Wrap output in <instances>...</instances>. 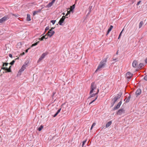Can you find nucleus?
<instances>
[{"label": "nucleus", "mask_w": 147, "mask_h": 147, "mask_svg": "<svg viewBox=\"0 0 147 147\" xmlns=\"http://www.w3.org/2000/svg\"><path fill=\"white\" fill-rule=\"evenodd\" d=\"M107 58H106L102 60L100 63V64L98 65L95 72L98 71L101 68L105 67L106 65V63L107 61Z\"/></svg>", "instance_id": "1"}, {"label": "nucleus", "mask_w": 147, "mask_h": 147, "mask_svg": "<svg viewBox=\"0 0 147 147\" xmlns=\"http://www.w3.org/2000/svg\"><path fill=\"white\" fill-rule=\"evenodd\" d=\"M55 33V32L52 30H50L47 33V35L49 36V37L52 36Z\"/></svg>", "instance_id": "2"}, {"label": "nucleus", "mask_w": 147, "mask_h": 147, "mask_svg": "<svg viewBox=\"0 0 147 147\" xmlns=\"http://www.w3.org/2000/svg\"><path fill=\"white\" fill-rule=\"evenodd\" d=\"M65 18V16H63L61 18L60 20L58 22V24L60 25L63 26V23L64 21V20Z\"/></svg>", "instance_id": "3"}, {"label": "nucleus", "mask_w": 147, "mask_h": 147, "mask_svg": "<svg viewBox=\"0 0 147 147\" xmlns=\"http://www.w3.org/2000/svg\"><path fill=\"white\" fill-rule=\"evenodd\" d=\"M122 103V100H121L117 105L115 106L113 108V110H115L117 109H118L120 107L121 104Z\"/></svg>", "instance_id": "4"}, {"label": "nucleus", "mask_w": 147, "mask_h": 147, "mask_svg": "<svg viewBox=\"0 0 147 147\" xmlns=\"http://www.w3.org/2000/svg\"><path fill=\"white\" fill-rule=\"evenodd\" d=\"M125 110L123 109H119L117 112V114L118 115H121L123 113H125Z\"/></svg>", "instance_id": "5"}, {"label": "nucleus", "mask_w": 147, "mask_h": 147, "mask_svg": "<svg viewBox=\"0 0 147 147\" xmlns=\"http://www.w3.org/2000/svg\"><path fill=\"white\" fill-rule=\"evenodd\" d=\"M46 55V53H43L41 56L40 57L38 60L37 61L38 63H39L40 61H41L45 57Z\"/></svg>", "instance_id": "6"}, {"label": "nucleus", "mask_w": 147, "mask_h": 147, "mask_svg": "<svg viewBox=\"0 0 147 147\" xmlns=\"http://www.w3.org/2000/svg\"><path fill=\"white\" fill-rule=\"evenodd\" d=\"M133 74L131 73L128 72H127L126 74V77L128 79V81L129 80V79L132 76Z\"/></svg>", "instance_id": "7"}, {"label": "nucleus", "mask_w": 147, "mask_h": 147, "mask_svg": "<svg viewBox=\"0 0 147 147\" xmlns=\"http://www.w3.org/2000/svg\"><path fill=\"white\" fill-rule=\"evenodd\" d=\"M10 17V15H7L5 16L4 17L2 18V20L5 22L7 20L9 19Z\"/></svg>", "instance_id": "8"}, {"label": "nucleus", "mask_w": 147, "mask_h": 147, "mask_svg": "<svg viewBox=\"0 0 147 147\" xmlns=\"http://www.w3.org/2000/svg\"><path fill=\"white\" fill-rule=\"evenodd\" d=\"M26 64L23 65L21 68L20 69L19 71V72L21 73L22 72L26 69Z\"/></svg>", "instance_id": "9"}, {"label": "nucleus", "mask_w": 147, "mask_h": 147, "mask_svg": "<svg viewBox=\"0 0 147 147\" xmlns=\"http://www.w3.org/2000/svg\"><path fill=\"white\" fill-rule=\"evenodd\" d=\"M55 0H53L51 2L49 3L47 5V7L49 8L51 7L55 3Z\"/></svg>", "instance_id": "10"}, {"label": "nucleus", "mask_w": 147, "mask_h": 147, "mask_svg": "<svg viewBox=\"0 0 147 147\" xmlns=\"http://www.w3.org/2000/svg\"><path fill=\"white\" fill-rule=\"evenodd\" d=\"M138 65V62L137 61L134 60L133 62L132 65L134 67H136Z\"/></svg>", "instance_id": "11"}, {"label": "nucleus", "mask_w": 147, "mask_h": 147, "mask_svg": "<svg viewBox=\"0 0 147 147\" xmlns=\"http://www.w3.org/2000/svg\"><path fill=\"white\" fill-rule=\"evenodd\" d=\"M141 93V90L140 89H137L136 92V94L137 96L140 95Z\"/></svg>", "instance_id": "12"}, {"label": "nucleus", "mask_w": 147, "mask_h": 147, "mask_svg": "<svg viewBox=\"0 0 147 147\" xmlns=\"http://www.w3.org/2000/svg\"><path fill=\"white\" fill-rule=\"evenodd\" d=\"M96 88V85L95 84L94 82H92L91 84L90 88H93L95 89Z\"/></svg>", "instance_id": "13"}, {"label": "nucleus", "mask_w": 147, "mask_h": 147, "mask_svg": "<svg viewBox=\"0 0 147 147\" xmlns=\"http://www.w3.org/2000/svg\"><path fill=\"white\" fill-rule=\"evenodd\" d=\"M122 94V93L121 92H120L119 94H118L117 96H115V97H117V98L118 99H119L121 96V95Z\"/></svg>", "instance_id": "14"}, {"label": "nucleus", "mask_w": 147, "mask_h": 147, "mask_svg": "<svg viewBox=\"0 0 147 147\" xmlns=\"http://www.w3.org/2000/svg\"><path fill=\"white\" fill-rule=\"evenodd\" d=\"M40 11H41L40 9H39L38 10H36V11H34L33 13V16L35 15L36 14H37L38 13L40 12Z\"/></svg>", "instance_id": "15"}, {"label": "nucleus", "mask_w": 147, "mask_h": 147, "mask_svg": "<svg viewBox=\"0 0 147 147\" xmlns=\"http://www.w3.org/2000/svg\"><path fill=\"white\" fill-rule=\"evenodd\" d=\"M112 122L111 121H109L108 123H107L106 125V128L108 127H109L111 124Z\"/></svg>", "instance_id": "16"}, {"label": "nucleus", "mask_w": 147, "mask_h": 147, "mask_svg": "<svg viewBox=\"0 0 147 147\" xmlns=\"http://www.w3.org/2000/svg\"><path fill=\"white\" fill-rule=\"evenodd\" d=\"M22 42H20L18 43L17 44V47L18 48H21L22 47Z\"/></svg>", "instance_id": "17"}, {"label": "nucleus", "mask_w": 147, "mask_h": 147, "mask_svg": "<svg viewBox=\"0 0 147 147\" xmlns=\"http://www.w3.org/2000/svg\"><path fill=\"white\" fill-rule=\"evenodd\" d=\"M26 20L28 21H29L31 20L30 16L29 14H27Z\"/></svg>", "instance_id": "18"}, {"label": "nucleus", "mask_w": 147, "mask_h": 147, "mask_svg": "<svg viewBox=\"0 0 147 147\" xmlns=\"http://www.w3.org/2000/svg\"><path fill=\"white\" fill-rule=\"evenodd\" d=\"M131 97V95L130 94H129V96H128V98L126 99V100L125 101V102L127 103V102H129V100H130Z\"/></svg>", "instance_id": "19"}, {"label": "nucleus", "mask_w": 147, "mask_h": 147, "mask_svg": "<svg viewBox=\"0 0 147 147\" xmlns=\"http://www.w3.org/2000/svg\"><path fill=\"white\" fill-rule=\"evenodd\" d=\"M75 5H73L72 6H71L70 8V10L71 11L73 12V10L75 8Z\"/></svg>", "instance_id": "20"}, {"label": "nucleus", "mask_w": 147, "mask_h": 147, "mask_svg": "<svg viewBox=\"0 0 147 147\" xmlns=\"http://www.w3.org/2000/svg\"><path fill=\"white\" fill-rule=\"evenodd\" d=\"M97 94L98 93H96L95 94H92L90 95V96L88 98L93 97L96 95L97 96Z\"/></svg>", "instance_id": "21"}, {"label": "nucleus", "mask_w": 147, "mask_h": 147, "mask_svg": "<svg viewBox=\"0 0 147 147\" xmlns=\"http://www.w3.org/2000/svg\"><path fill=\"white\" fill-rule=\"evenodd\" d=\"M143 24V21H141L139 24V28H141V27H142Z\"/></svg>", "instance_id": "22"}, {"label": "nucleus", "mask_w": 147, "mask_h": 147, "mask_svg": "<svg viewBox=\"0 0 147 147\" xmlns=\"http://www.w3.org/2000/svg\"><path fill=\"white\" fill-rule=\"evenodd\" d=\"M144 66V64L142 63H140L139 65V66L138 67V68H142Z\"/></svg>", "instance_id": "23"}, {"label": "nucleus", "mask_w": 147, "mask_h": 147, "mask_svg": "<svg viewBox=\"0 0 147 147\" xmlns=\"http://www.w3.org/2000/svg\"><path fill=\"white\" fill-rule=\"evenodd\" d=\"M97 98H98V96H96L94 100H93L91 102H90L89 103V105H90L93 102H94V101H95L97 99Z\"/></svg>", "instance_id": "24"}, {"label": "nucleus", "mask_w": 147, "mask_h": 147, "mask_svg": "<svg viewBox=\"0 0 147 147\" xmlns=\"http://www.w3.org/2000/svg\"><path fill=\"white\" fill-rule=\"evenodd\" d=\"M43 128V126L42 125H41L38 128V130L39 131H40Z\"/></svg>", "instance_id": "25"}, {"label": "nucleus", "mask_w": 147, "mask_h": 147, "mask_svg": "<svg viewBox=\"0 0 147 147\" xmlns=\"http://www.w3.org/2000/svg\"><path fill=\"white\" fill-rule=\"evenodd\" d=\"M46 35L42 36L41 38H39V40H43L44 39H46L45 38V36Z\"/></svg>", "instance_id": "26"}, {"label": "nucleus", "mask_w": 147, "mask_h": 147, "mask_svg": "<svg viewBox=\"0 0 147 147\" xmlns=\"http://www.w3.org/2000/svg\"><path fill=\"white\" fill-rule=\"evenodd\" d=\"M39 42L38 41L36 43H35L32 44L31 46V47H32L34 46H35L37 45L38 44V43Z\"/></svg>", "instance_id": "27"}, {"label": "nucleus", "mask_w": 147, "mask_h": 147, "mask_svg": "<svg viewBox=\"0 0 147 147\" xmlns=\"http://www.w3.org/2000/svg\"><path fill=\"white\" fill-rule=\"evenodd\" d=\"M113 28V26H112V25H111L110 28H109L108 29V30L110 32Z\"/></svg>", "instance_id": "28"}, {"label": "nucleus", "mask_w": 147, "mask_h": 147, "mask_svg": "<svg viewBox=\"0 0 147 147\" xmlns=\"http://www.w3.org/2000/svg\"><path fill=\"white\" fill-rule=\"evenodd\" d=\"M87 141V140H84L83 142H82V147H83L85 143H86V142Z\"/></svg>", "instance_id": "29"}, {"label": "nucleus", "mask_w": 147, "mask_h": 147, "mask_svg": "<svg viewBox=\"0 0 147 147\" xmlns=\"http://www.w3.org/2000/svg\"><path fill=\"white\" fill-rule=\"evenodd\" d=\"M95 125H96V123H93L92 124V126H91V129H90V130H91L92 129V128H93L94 126Z\"/></svg>", "instance_id": "30"}, {"label": "nucleus", "mask_w": 147, "mask_h": 147, "mask_svg": "<svg viewBox=\"0 0 147 147\" xmlns=\"http://www.w3.org/2000/svg\"><path fill=\"white\" fill-rule=\"evenodd\" d=\"M15 62V60H13L9 64L11 65H13L14 64Z\"/></svg>", "instance_id": "31"}, {"label": "nucleus", "mask_w": 147, "mask_h": 147, "mask_svg": "<svg viewBox=\"0 0 147 147\" xmlns=\"http://www.w3.org/2000/svg\"><path fill=\"white\" fill-rule=\"evenodd\" d=\"M91 90L90 92V94H91L92 93L94 90L93 88H90Z\"/></svg>", "instance_id": "32"}, {"label": "nucleus", "mask_w": 147, "mask_h": 147, "mask_svg": "<svg viewBox=\"0 0 147 147\" xmlns=\"http://www.w3.org/2000/svg\"><path fill=\"white\" fill-rule=\"evenodd\" d=\"M55 22H56V20H51V22L53 24V25L55 24Z\"/></svg>", "instance_id": "33"}, {"label": "nucleus", "mask_w": 147, "mask_h": 147, "mask_svg": "<svg viewBox=\"0 0 147 147\" xmlns=\"http://www.w3.org/2000/svg\"><path fill=\"white\" fill-rule=\"evenodd\" d=\"M6 70L7 71V72H11V69L9 68H7Z\"/></svg>", "instance_id": "34"}, {"label": "nucleus", "mask_w": 147, "mask_h": 147, "mask_svg": "<svg viewBox=\"0 0 147 147\" xmlns=\"http://www.w3.org/2000/svg\"><path fill=\"white\" fill-rule=\"evenodd\" d=\"M123 29H123V30H122V31L120 32V34H119V36L118 37V39H119L120 38V37L121 35V33H122V32Z\"/></svg>", "instance_id": "35"}, {"label": "nucleus", "mask_w": 147, "mask_h": 147, "mask_svg": "<svg viewBox=\"0 0 147 147\" xmlns=\"http://www.w3.org/2000/svg\"><path fill=\"white\" fill-rule=\"evenodd\" d=\"M8 65V63H4L3 65V67L5 65V66H7Z\"/></svg>", "instance_id": "36"}, {"label": "nucleus", "mask_w": 147, "mask_h": 147, "mask_svg": "<svg viewBox=\"0 0 147 147\" xmlns=\"http://www.w3.org/2000/svg\"><path fill=\"white\" fill-rule=\"evenodd\" d=\"M144 79L145 80L147 81V75L144 76Z\"/></svg>", "instance_id": "37"}, {"label": "nucleus", "mask_w": 147, "mask_h": 147, "mask_svg": "<svg viewBox=\"0 0 147 147\" xmlns=\"http://www.w3.org/2000/svg\"><path fill=\"white\" fill-rule=\"evenodd\" d=\"M4 22L3 21V20H2V18L0 19V23H1Z\"/></svg>", "instance_id": "38"}, {"label": "nucleus", "mask_w": 147, "mask_h": 147, "mask_svg": "<svg viewBox=\"0 0 147 147\" xmlns=\"http://www.w3.org/2000/svg\"><path fill=\"white\" fill-rule=\"evenodd\" d=\"M4 22L3 21V20H2V18L0 19V23H1Z\"/></svg>", "instance_id": "39"}, {"label": "nucleus", "mask_w": 147, "mask_h": 147, "mask_svg": "<svg viewBox=\"0 0 147 147\" xmlns=\"http://www.w3.org/2000/svg\"><path fill=\"white\" fill-rule=\"evenodd\" d=\"M58 114V113H57V112L54 114V115H53V117H55Z\"/></svg>", "instance_id": "40"}, {"label": "nucleus", "mask_w": 147, "mask_h": 147, "mask_svg": "<svg viewBox=\"0 0 147 147\" xmlns=\"http://www.w3.org/2000/svg\"><path fill=\"white\" fill-rule=\"evenodd\" d=\"M141 2V1H140L138 2L136 4L137 5H138L140 4V3Z\"/></svg>", "instance_id": "41"}, {"label": "nucleus", "mask_w": 147, "mask_h": 147, "mask_svg": "<svg viewBox=\"0 0 147 147\" xmlns=\"http://www.w3.org/2000/svg\"><path fill=\"white\" fill-rule=\"evenodd\" d=\"M11 14L12 15H13V16H15L16 17H18V15L17 14H12V13H11Z\"/></svg>", "instance_id": "42"}, {"label": "nucleus", "mask_w": 147, "mask_h": 147, "mask_svg": "<svg viewBox=\"0 0 147 147\" xmlns=\"http://www.w3.org/2000/svg\"><path fill=\"white\" fill-rule=\"evenodd\" d=\"M118 100L117 98V97H115L114 98V100L115 101H117V100Z\"/></svg>", "instance_id": "43"}, {"label": "nucleus", "mask_w": 147, "mask_h": 147, "mask_svg": "<svg viewBox=\"0 0 147 147\" xmlns=\"http://www.w3.org/2000/svg\"><path fill=\"white\" fill-rule=\"evenodd\" d=\"M30 48L31 47H29V48H28V49H26L25 51H26V53H27L28 51V50L30 49Z\"/></svg>", "instance_id": "44"}, {"label": "nucleus", "mask_w": 147, "mask_h": 147, "mask_svg": "<svg viewBox=\"0 0 147 147\" xmlns=\"http://www.w3.org/2000/svg\"><path fill=\"white\" fill-rule=\"evenodd\" d=\"M61 110V109L60 108L57 111V112L58 113L60 112Z\"/></svg>", "instance_id": "45"}, {"label": "nucleus", "mask_w": 147, "mask_h": 147, "mask_svg": "<svg viewBox=\"0 0 147 147\" xmlns=\"http://www.w3.org/2000/svg\"><path fill=\"white\" fill-rule=\"evenodd\" d=\"M6 69H7V68L6 67H2L1 68L2 69H4V70H6Z\"/></svg>", "instance_id": "46"}, {"label": "nucleus", "mask_w": 147, "mask_h": 147, "mask_svg": "<svg viewBox=\"0 0 147 147\" xmlns=\"http://www.w3.org/2000/svg\"><path fill=\"white\" fill-rule=\"evenodd\" d=\"M9 56L11 58L12 57V55L11 54H9Z\"/></svg>", "instance_id": "47"}, {"label": "nucleus", "mask_w": 147, "mask_h": 147, "mask_svg": "<svg viewBox=\"0 0 147 147\" xmlns=\"http://www.w3.org/2000/svg\"><path fill=\"white\" fill-rule=\"evenodd\" d=\"M92 6H90L89 7V10H91L92 8Z\"/></svg>", "instance_id": "48"}, {"label": "nucleus", "mask_w": 147, "mask_h": 147, "mask_svg": "<svg viewBox=\"0 0 147 147\" xmlns=\"http://www.w3.org/2000/svg\"><path fill=\"white\" fill-rule=\"evenodd\" d=\"M55 92H53V94H52V97H53V96L55 95Z\"/></svg>", "instance_id": "49"}, {"label": "nucleus", "mask_w": 147, "mask_h": 147, "mask_svg": "<svg viewBox=\"0 0 147 147\" xmlns=\"http://www.w3.org/2000/svg\"><path fill=\"white\" fill-rule=\"evenodd\" d=\"M68 14H69V13H67V14H66V15H65V18H67V16L68 15Z\"/></svg>", "instance_id": "50"}, {"label": "nucleus", "mask_w": 147, "mask_h": 147, "mask_svg": "<svg viewBox=\"0 0 147 147\" xmlns=\"http://www.w3.org/2000/svg\"><path fill=\"white\" fill-rule=\"evenodd\" d=\"M145 62L146 63H147V58L145 60Z\"/></svg>", "instance_id": "51"}, {"label": "nucleus", "mask_w": 147, "mask_h": 147, "mask_svg": "<svg viewBox=\"0 0 147 147\" xmlns=\"http://www.w3.org/2000/svg\"><path fill=\"white\" fill-rule=\"evenodd\" d=\"M49 26L47 27V30H49Z\"/></svg>", "instance_id": "52"}, {"label": "nucleus", "mask_w": 147, "mask_h": 147, "mask_svg": "<svg viewBox=\"0 0 147 147\" xmlns=\"http://www.w3.org/2000/svg\"><path fill=\"white\" fill-rule=\"evenodd\" d=\"M117 58H115V59H113V61H116L117 59Z\"/></svg>", "instance_id": "53"}, {"label": "nucleus", "mask_w": 147, "mask_h": 147, "mask_svg": "<svg viewBox=\"0 0 147 147\" xmlns=\"http://www.w3.org/2000/svg\"><path fill=\"white\" fill-rule=\"evenodd\" d=\"M110 32V31H109L108 30H107V35Z\"/></svg>", "instance_id": "54"}, {"label": "nucleus", "mask_w": 147, "mask_h": 147, "mask_svg": "<svg viewBox=\"0 0 147 147\" xmlns=\"http://www.w3.org/2000/svg\"><path fill=\"white\" fill-rule=\"evenodd\" d=\"M91 12V10H89V11L88 13V14H90V13Z\"/></svg>", "instance_id": "55"}, {"label": "nucleus", "mask_w": 147, "mask_h": 147, "mask_svg": "<svg viewBox=\"0 0 147 147\" xmlns=\"http://www.w3.org/2000/svg\"><path fill=\"white\" fill-rule=\"evenodd\" d=\"M114 104H113V103H111V107H113L114 105Z\"/></svg>", "instance_id": "56"}, {"label": "nucleus", "mask_w": 147, "mask_h": 147, "mask_svg": "<svg viewBox=\"0 0 147 147\" xmlns=\"http://www.w3.org/2000/svg\"><path fill=\"white\" fill-rule=\"evenodd\" d=\"M71 11V10H70V11H67V13H69H69H70V12Z\"/></svg>", "instance_id": "57"}, {"label": "nucleus", "mask_w": 147, "mask_h": 147, "mask_svg": "<svg viewBox=\"0 0 147 147\" xmlns=\"http://www.w3.org/2000/svg\"><path fill=\"white\" fill-rule=\"evenodd\" d=\"M55 28V27H52L51 28V29L50 30H52L54 29Z\"/></svg>", "instance_id": "58"}, {"label": "nucleus", "mask_w": 147, "mask_h": 147, "mask_svg": "<svg viewBox=\"0 0 147 147\" xmlns=\"http://www.w3.org/2000/svg\"><path fill=\"white\" fill-rule=\"evenodd\" d=\"M116 102V101H115V100H114V101H113V104H115V103Z\"/></svg>", "instance_id": "59"}, {"label": "nucleus", "mask_w": 147, "mask_h": 147, "mask_svg": "<svg viewBox=\"0 0 147 147\" xmlns=\"http://www.w3.org/2000/svg\"><path fill=\"white\" fill-rule=\"evenodd\" d=\"M46 32V28L45 29V32Z\"/></svg>", "instance_id": "60"}, {"label": "nucleus", "mask_w": 147, "mask_h": 147, "mask_svg": "<svg viewBox=\"0 0 147 147\" xmlns=\"http://www.w3.org/2000/svg\"><path fill=\"white\" fill-rule=\"evenodd\" d=\"M11 66H10L9 67V68L10 69H11Z\"/></svg>", "instance_id": "61"}, {"label": "nucleus", "mask_w": 147, "mask_h": 147, "mask_svg": "<svg viewBox=\"0 0 147 147\" xmlns=\"http://www.w3.org/2000/svg\"><path fill=\"white\" fill-rule=\"evenodd\" d=\"M99 90L98 89V90H97V93H98L99 92Z\"/></svg>", "instance_id": "62"}, {"label": "nucleus", "mask_w": 147, "mask_h": 147, "mask_svg": "<svg viewBox=\"0 0 147 147\" xmlns=\"http://www.w3.org/2000/svg\"><path fill=\"white\" fill-rule=\"evenodd\" d=\"M62 14H63V15H64V14H65V13H62Z\"/></svg>", "instance_id": "63"}, {"label": "nucleus", "mask_w": 147, "mask_h": 147, "mask_svg": "<svg viewBox=\"0 0 147 147\" xmlns=\"http://www.w3.org/2000/svg\"><path fill=\"white\" fill-rule=\"evenodd\" d=\"M22 54L23 55H24V52H23V53H22Z\"/></svg>", "instance_id": "64"}]
</instances>
